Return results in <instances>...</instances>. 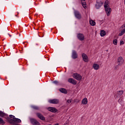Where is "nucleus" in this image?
Here are the masks:
<instances>
[{"label": "nucleus", "instance_id": "30", "mask_svg": "<svg viewBox=\"0 0 125 125\" xmlns=\"http://www.w3.org/2000/svg\"><path fill=\"white\" fill-rule=\"evenodd\" d=\"M85 1V0H81V2H83Z\"/></svg>", "mask_w": 125, "mask_h": 125}, {"label": "nucleus", "instance_id": "37", "mask_svg": "<svg viewBox=\"0 0 125 125\" xmlns=\"http://www.w3.org/2000/svg\"><path fill=\"white\" fill-rule=\"evenodd\" d=\"M29 19H31V17H29Z\"/></svg>", "mask_w": 125, "mask_h": 125}, {"label": "nucleus", "instance_id": "24", "mask_svg": "<svg viewBox=\"0 0 125 125\" xmlns=\"http://www.w3.org/2000/svg\"><path fill=\"white\" fill-rule=\"evenodd\" d=\"M113 42L115 45H117V44H118V40H117V39H115L113 40Z\"/></svg>", "mask_w": 125, "mask_h": 125}, {"label": "nucleus", "instance_id": "32", "mask_svg": "<svg viewBox=\"0 0 125 125\" xmlns=\"http://www.w3.org/2000/svg\"><path fill=\"white\" fill-rule=\"evenodd\" d=\"M16 36V35L15 34H14L13 36V38H15V36Z\"/></svg>", "mask_w": 125, "mask_h": 125}, {"label": "nucleus", "instance_id": "13", "mask_svg": "<svg viewBox=\"0 0 125 125\" xmlns=\"http://www.w3.org/2000/svg\"><path fill=\"white\" fill-rule=\"evenodd\" d=\"M72 57L73 59H77L78 58V54H77L76 51H73Z\"/></svg>", "mask_w": 125, "mask_h": 125}, {"label": "nucleus", "instance_id": "35", "mask_svg": "<svg viewBox=\"0 0 125 125\" xmlns=\"http://www.w3.org/2000/svg\"><path fill=\"white\" fill-rule=\"evenodd\" d=\"M75 102H77V100H75Z\"/></svg>", "mask_w": 125, "mask_h": 125}, {"label": "nucleus", "instance_id": "22", "mask_svg": "<svg viewBox=\"0 0 125 125\" xmlns=\"http://www.w3.org/2000/svg\"><path fill=\"white\" fill-rule=\"evenodd\" d=\"M5 115H6V114L5 113H4L2 111H0V117L3 118V117H4V116H5Z\"/></svg>", "mask_w": 125, "mask_h": 125}, {"label": "nucleus", "instance_id": "38", "mask_svg": "<svg viewBox=\"0 0 125 125\" xmlns=\"http://www.w3.org/2000/svg\"><path fill=\"white\" fill-rule=\"evenodd\" d=\"M15 17H16V15H15Z\"/></svg>", "mask_w": 125, "mask_h": 125}, {"label": "nucleus", "instance_id": "4", "mask_svg": "<svg viewBox=\"0 0 125 125\" xmlns=\"http://www.w3.org/2000/svg\"><path fill=\"white\" fill-rule=\"evenodd\" d=\"M36 116L39 119L42 120V121H45V117H43V115L42 113L38 112L36 113Z\"/></svg>", "mask_w": 125, "mask_h": 125}, {"label": "nucleus", "instance_id": "20", "mask_svg": "<svg viewBox=\"0 0 125 125\" xmlns=\"http://www.w3.org/2000/svg\"><path fill=\"white\" fill-rule=\"evenodd\" d=\"M31 108H32V109H34V110H40V107L36 105L31 106Z\"/></svg>", "mask_w": 125, "mask_h": 125}, {"label": "nucleus", "instance_id": "6", "mask_svg": "<svg viewBox=\"0 0 125 125\" xmlns=\"http://www.w3.org/2000/svg\"><path fill=\"white\" fill-rule=\"evenodd\" d=\"M77 38L80 41H81L82 42L84 40V36H83V34L82 33H79L77 35Z\"/></svg>", "mask_w": 125, "mask_h": 125}, {"label": "nucleus", "instance_id": "17", "mask_svg": "<svg viewBox=\"0 0 125 125\" xmlns=\"http://www.w3.org/2000/svg\"><path fill=\"white\" fill-rule=\"evenodd\" d=\"M100 35L101 37H104V36H106V31L104 30H101Z\"/></svg>", "mask_w": 125, "mask_h": 125}, {"label": "nucleus", "instance_id": "29", "mask_svg": "<svg viewBox=\"0 0 125 125\" xmlns=\"http://www.w3.org/2000/svg\"><path fill=\"white\" fill-rule=\"evenodd\" d=\"M124 43H125V42H124V41H120V44L121 45L124 44Z\"/></svg>", "mask_w": 125, "mask_h": 125}, {"label": "nucleus", "instance_id": "15", "mask_svg": "<svg viewBox=\"0 0 125 125\" xmlns=\"http://www.w3.org/2000/svg\"><path fill=\"white\" fill-rule=\"evenodd\" d=\"M94 70H98L99 69V64L97 63H94L92 66Z\"/></svg>", "mask_w": 125, "mask_h": 125}, {"label": "nucleus", "instance_id": "23", "mask_svg": "<svg viewBox=\"0 0 125 125\" xmlns=\"http://www.w3.org/2000/svg\"><path fill=\"white\" fill-rule=\"evenodd\" d=\"M12 121H14V122L17 123H21V120L18 118H15V120H12Z\"/></svg>", "mask_w": 125, "mask_h": 125}, {"label": "nucleus", "instance_id": "25", "mask_svg": "<svg viewBox=\"0 0 125 125\" xmlns=\"http://www.w3.org/2000/svg\"><path fill=\"white\" fill-rule=\"evenodd\" d=\"M0 124L4 125V121L2 118H0Z\"/></svg>", "mask_w": 125, "mask_h": 125}, {"label": "nucleus", "instance_id": "33", "mask_svg": "<svg viewBox=\"0 0 125 125\" xmlns=\"http://www.w3.org/2000/svg\"><path fill=\"white\" fill-rule=\"evenodd\" d=\"M10 38H11V35H9V34H8Z\"/></svg>", "mask_w": 125, "mask_h": 125}, {"label": "nucleus", "instance_id": "27", "mask_svg": "<svg viewBox=\"0 0 125 125\" xmlns=\"http://www.w3.org/2000/svg\"><path fill=\"white\" fill-rule=\"evenodd\" d=\"M9 117H10V118H11L12 119H13V120H15V119H16L15 116H14L12 115H10Z\"/></svg>", "mask_w": 125, "mask_h": 125}, {"label": "nucleus", "instance_id": "3", "mask_svg": "<svg viewBox=\"0 0 125 125\" xmlns=\"http://www.w3.org/2000/svg\"><path fill=\"white\" fill-rule=\"evenodd\" d=\"M73 77L74 79H75V80H77V81H81V80H82L83 78L82 76H81V75L78 73H74L73 75Z\"/></svg>", "mask_w": 125, "mask_h": 125}, {"label": "nucleus", "instance_id": "8", "mask_svg": "<svg viewBox=\"0 0 125 125\" xmlns=\"http://www.w3.org/2000/svg\"><path fill=\"white\" fill-rule=\"evenodd\" d=\"M124 59L122 57H120L118 59V65L119 66H121V65H123L124 63Z\"/></svg>", "mask_w": 125, "mask_h": 125}, {"label": "nucleus", "instance_id": "9", "mask_svg": "<svg viewBox=\"0 0 125 125\" xmlns=\"http://www.w3.org/2000/svg\"><path fill=\"white\" fill-rule=\"evenodd\" d=\"M74 14H75V17H76L77 19H81V18H82V16H81V14L79 11H75Z\"/></svg>", "mask_w": 125, "mask_h": 125}, {"label": "nucleus", "instance_id": "18", "mask_svg": "<svg viewBox=\"0 0 125 125\" xmlns=\"http://www.w3.org/2000/svg\"><path fill=\"white\" fill-rule=\"evenodd\" d=\"M124 94V91L123 90H120L117 92V95L118 96H122Z\"/></svg>", "mask_w": 125, "mask_h": 125}, {"label": "nucleus", "instance_id": "12", "mask_svg": "<svg viewBox=\"0 0 125 125\" xmlns=\"http://www.w3.org/2000/svg\"><path fill=\"white\" fill-rule=\"evenodd\" d=\"M103 4V3L101 1L97 2L96 5H95L96 8H97V9H99V8H100L101 7V6H102Z\"/></svg>", "mask_w": 125, "mask_h": 125}, {"label": "nucleus", "instance_id": "14", "mask_svg": "<svg viewBox=\"0 0 125 125\" xmlns=\"http://www.w3.org/2000/svg\"><path fill=\"white\" fill-rule=\"evenodd\" d=\"M59 91L60 92H62V93H64V94H67L68 93V91L66 90V89L64 88H61L59 89Z\"/></svg>", "mask_w": 125, "mask_h": 125}, {"label": "nucleus", "instance_id": "26", "mask_svg": "<svg viewBox=\"0 0 125 125\" xmlns=\"http://www.w3.org/2000/svg\"><path fill=\"white\" fill-rule=\"evenodd\" d=\"M72 103V100H68L66 102V104H70Z\"/></svg>", "mask_w": 125, "mask_h": 125}, {"label": "nucleus", "instance_id": "36", "mask_svg": "<svg viewBox=\"0 0 125 125\" xmlns=\"http://www.w3.org/2000/svg\"><path fill=\"white\" fill-rule=\"evenodd\" d=\"M6 31H7V28H6Z\"/></svg>", "mask_w": 125, "mask_h": 125}, {"label": "nucleus", "instance_id": "28", "mask_svg": "<svg viewBox=\"0 0 125 125\" xmlns=\"http://www.w3.org/2000/svg\"><path fill=\"white\" fill-rule=\"evenodd\" d=\"M53 83H55V84H58V83H59V82L57 81H55L53 82Z\"/></svg>", "mask_w": 125, "mask_h": 125}, {"label": "nucleus", "instance_id": "5", "mask_svg": "<svg viewBox=\"0 0 125 125\" xmlns=\"http://www.w3.org/2000/svg\"><path fill=\"white\" fill-rule=\"evenodd\" d=\"M47 110H48V111H49V112H52V113H56V112L58 111V110H57V109H56V108L51 107H49L47 108Z\"/></svg>", "mask_w": 125, "mask_h": 125}, {"label": "nucleus", "instance_id": "2", "mask_svg": "<svg viewBox=\"0 0 125 125\" xmlns=\"http://www.w3.org/2000/svg\"><path fill=\"white\" fill-rule=\"evenodd\" d=\"M30 123L33 125H41L40 122L37 121V120L36 119H34V118H30Z\"/></svg>", "mask_w": 125, "mask_h": 125}, {"label": "nucleus", "instance_id": "10", "mask_svg": "<svg viewBox=\"0 0 125 125\" xmlns=\"http://www.w3.org/2000/svg\"><path fill=\"white\" fill-rule=\"evenodd\" d=\"M82 57L84 62H88V57L86 54L84 53L82 54Z\"/></svg>", "mask_w": 125, "mask_h": 125}, {"label": "nucleus", "instance_id": "34", "mask_svg": "<svg viewBox=\"0 0 125 125\" xmlns=\"http://www.w3.org/2000/svg\"><path fill=\"white\" fill-rule=\"evenodd\" d=\"M115 68H116V69H117L118 68V65H116Z\"/></svg>", "mask_w": 125, "mask_h": 125}, {"label": "nucleus", "instance_id": "11", "mask_svg": "<svg viewBox=\"0 0 125 125\" xmlns=\"http://www.w3.org/2000/svg\"><path fill=\"white\" fill-rule=\"evenodd\" d=\"M68 83H72V84H77V81L75 80V79L73 78H69L68 80Z\"/></svg>", "mask_w": 125, "mask_h": 125}, {"label": "nucleus", "instance_id": "21", "mask_svg": "<svg viewBox=\"0 0 125 125\" xmlns=\"http://www.w3.org/2000/svg\"><path fill=\"white\" fill-rule=\"evenodd\" d=\"M82 6H83V8H86V2H85V1L84 2H81Z\"/></svg>", "mask_w": 125, "mask_h": 125}, {"label": "nucleus", "instance_id": "31", "mask_svg": "<svg viewBox=\"0 0 125 125\" xmlns=\"http://www.w3.org/2000/svg\"><path fill=\"white\" fill-rule=\"evenodd\" d=\"M125 23L122 26V28H125Z\"/></svg>", "mask_w": 125, "mask_h": 125}, {"label": "nucleus", "instance_id": "7", "mask_svg": "<svg viewBox=\"0 0 125 125\" xmlns=\"http://www.w3.org/2000/svg\"><path fill=\"white\" fill-rule=\"evenodd\" d=\"M49 102L51 104H58V103H59V100H58L57 99L50 100L49 101Z\"/></svg>", "mask_w": 125, "mask_h": 125}, {"label": "nucleus", "instance_id": "1", "mask_svg": "<svg viewBox=\"0 0 125 125\" xmlns=\"http://www.w3.org/2000/svg\"><path fill=\"white\" fill-rule=\"evenodd\" d=\"M104 8L105 9L107 16H110V14H111V11H112V10L111 9V8H110V6H109V5L107 4V2H105Z\"/></svg>", "mask_w": 125, "mask_h": 125}, {"label": "nucleus", "instance_id": "19", "mask_svg": "<svg viewBox=\"0 0 125 125\" xmlns=\"http://www.w3.org/2000/svg\"><path fill=\"white\" fill-rule=\"evenodd\" d=\"M90 25L91 26H95V21H93V20H90L89 21Z\"/></svg>", "mask_w": 125, "mask_h": 125}, {"label": "nucleus", "instance_id": "16", "mask_svg": "<svg viewBox=\"0 0 125 125\" xmlns=\"http://www.w3.org/2000/svg\"><path fill=\"white\" fill-rule=\"evenodd\" d=\"M82 104L84 105H86L87 104V98H84L82 101Z\"/></svg>", "mask_w": 125, "mask_h": 125}]
</instances>
